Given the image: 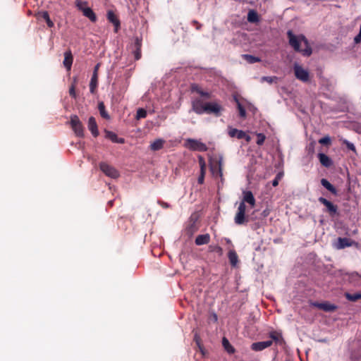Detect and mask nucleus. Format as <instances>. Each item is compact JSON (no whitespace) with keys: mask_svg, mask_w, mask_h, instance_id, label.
Returning <instances> with one entry per match:
<instances>
[{"mask_svg":"<svg viewBox=\"0 0 361 361\" xmlns=\"http://www.w3.org/2000/svg\"><path fill=\"white\" fill-rule=\"evenodd\" d=\"M276 78V77L264 76V77L262 78L261 80L262 82L266 81V82H267L271 84V83H272L274 81V80Z\"/></svg>","mask_w":361,"mask_h":361,"instance_id":"nucleus-44","label":"nucleus"},{"mask_svg":"<svg viewBox=\"0 0 361 361\" xmlns=\"http://www.w3.org/2000/svg\"><path fill=\"white\" fill-rule=\"evenodd\" d=\"M159 204L163 208H169L170 207V205L167 202H165L160 201V202H159Z\"/></svg>","mask_w":361,"mask_h":361,"instance_id":"nucleus-48","label":"nucleus"},{"mask_svg":"<svg viewBox=\"0 0 361 361\" xmlns=\"http://www.w3.org/2000/svg\"><path fill=\"white\" fill-rule=\"evenodd\" d=\"M165 140L163 139H157L150 145V149L152 151H158L164 147Z\"/></svg>","mask_w":361,"mask_h":361,"instance_id":"nucleus-24","label":"nucleus"},{"mask_svg":"<svg viewBox=\"0 0 361 361\" xmlns=\"http://www.w3.org/2000/svg\"><path fill=\"white\" fill-rule=\"evenodd\" d=\"M210 170L212 175L215 177H219L221 183L224 182V178L223 174L224 157L222 155H218L210 159Z\"/></svg>","mask_w":361,"mask_h":361,"instance_id":"nucleus-3","label":"nucleus"},{"mask_svg":"<svg viewBox=\"0 0 361 361\" xmlns=\"http://www.w3.org/2000/svg\"><path fill=\"white\" fill-rule=\"evenodd\" d=\"M242 202H247L252 207H254L255 205V199L251 191L248 190L243 192V200Z\"/></svg>","mask_w":361,"mask_h":361,"instance_id":"nucleus-22","label":"nucleus"},{"mask_svg":"<svg viewBox=\"0 0 361 361\" xmlns=\"http://www.w3.org/2000/svg\"><path fill=\"white\" fill-rule=\"evenodd\" d=\"M186 147L193 151L206 152L208 149L204 143L192 138L186 140Z\"/></svg>","mask_w":361,"mask_h":361,"instance_id":"nucleus-10","label":"nucleus"},{"mask_svg":"<svg viewBox=\"0 0 361 361\" xmlns=\"http://www.w3.org/2000/svg\"><path fill=\"white\" fill-rule=\"evenodd\" d=\"M346 298L350 301L355 302L360 299H361V293H346Z\"/></svg>","mask_w":361,"mask_h":361,"instance_id":"nucleus-34","label":"nucleus"},{"mask_svg":"<svg viewBox=\"0 0 361 361\" xmlns=\"http://www.w3.org/2000/svg\"><path fill=\"white\" fill-rule=\"evenodd\" d=\"M195 242L197 245H207L210 242V235L208 233L199 235L196 237Z\"/></svg>","mask_w":361,"mask_h":361,"instance_id":"nucleus-23","label":"nucleus"},{"mask_svg":"<svg viewBox=\"0 0 361 361\" xmlns=\"http://www.w3.org/2000/svg\"><path fill=\"white\" fill-rule=\"evenodd\" d=\"M294 73L296 78L302 82H307L310 79L309 72L298 64L294 66Z\"/></svg>","mask_w":361,"mask_h":361,"instance_id":"nucleus-12","label":"nucleus"},{"mask_svg":"<svg viewBox=\"0 0 361 361\" xmlns=\"http://www.w3.org/2000/svg\"><path fill=\"white\" fill-rule=\"evenodd\" d=\"M282 176H283L282 173H279L276 176L275 178L272 180V185L274 187H276L279 185V180L281 179Z\"/></svg>","mask_w":361,"mask_h":361,"instance_id":"nucleus-40","label":"nucleus"},{"mask_svg":"<svg viewBox=\"0 0 361 361\" xmlns=\"http://www.w3.org/2000/svg\"><path fill=\"white\" fill-rule=\"evenodd\" d=\"M82 4L86 5L87 2L81 1L80 0H77L76 1V6L78 8L79 10H80L83 15L89 18L90 21L94 23L97 21V16L94 12L92 11V9L90 7H82Z\"/></svg>","mask_w":361,"mask_h":361,"instance_id":"nucleus-9","label":"nucleus"},{"mask_svg":"<svg viewBox=\"0 0 361 361\" xmlns=\"http://www.w3.org/2000/svg\"><path fill=\"white\" fill-rule=\"evenodd\" d=\"M146 116H147V111L144 109L141 108L137 111V114H136L137 119L144 118Z\"/></svg>","mask_w":361,"mask_h":361,"instance_id":"nucleus-36","label":"nucleus"},{"mask_svg":"<svg viewBox=\"0 0 361 361\" xmlns=\"http://www.w3.org/2000/svg\"><path fill=\"white\" fill-rule=\"evenodd\" d=\"M194 341H195L198 348L202 350L201 338H200V336L197 334V333L195 334Z\"/></svg>","mask_w":361,"mask_h":361,"instance_id":"nucleus-42","label":"nucleus"},{"mask_svg":"<svg viewBox=\"0 0 361 361\" xmlns=\"http://www.w3.org/2000/svg\"><path fill=\"white\" fill-rule=\"evenodd\" d=\"M73 62V56L71 49H68L64 52V59L63 64L68 71H71Z\"/></svg>","mask_w":361,"mask_h":361,"instance_id":"nucleus-17","label":"nucleus"},{"mask_svg":"<svg viewBox=\"0 0 361 361\" xmlns=\"http://www.w3.org/2000/svg\"><path fill=\"white\" fill-rule=\"evenodd\" d=\"M100 67V63H98L94 68L93 74H96V75H98V71Z\"/></svg>","mask_w":361,"mask_h":361,"instance_id":"nucleus-47","label":"nucleus"},{"mask_svg":"<svg viewBox=\"0 0 361 361\" xmlns=\"http://www.w3.org/2000/svg\"><path fill=\"white\" fill-rule=\"evenodd\" d=\"M243 58L250 63H254L260 61V59L250 54H244Z\"/></svg>","mask_w":361,"mask_h":361,"instance_id":"nucleus-33","label":"nucleus"},{"mask_svg":"<svg viewBox=\"0 0 361 361\" xmlns=\"http://www.w3.org/2000/svg\"><path fill=\"white\" fill-rule=\"evenodd\" d=\"M234 100L237 104V108H238V110L239 112L240 117L245 118L246 117V111H245V108L243 106V105L240 104V102H239L238 99L236 97H234Z\"/></svg>","mask_w":361,"mask_h":361,"instance_id":"nucleus-32","label":"nucleus"},{"mask_svg":"<svg viewBox=\"0 0 361 361\" xmlns=\"http://www.w3.org/2000/svg\"><path fill=\"white\" fill-rule=\"evenodd\" d=\"M318 158L321 164L326 168L331 166L333 164L331 159L325 154L319 153Z\"/></svg>","mask_w":361,"mask_h":361,"instance_id":"nucleus-20","label":"nucleus"},{"mask_svg":"<svg viewBox=\"0 0 361 361\" xmlns=\"http://www.w3.org/2000/svg\"><path fill=\"white\" fill-rule=\"evenodd\" d=\"M69 124L77 137H83L85 136L84 126L77 115L71 116Z\"/></svg>","mask_w":361,"mask_h":361,"instance_id":"nucleus-4","label":"nucleus"},{"mask_svg":"<svg viewBox=\"0 0 361 361\" xmlns=\"http://www.w3.org/2000/svg\"><path fill=\"white\" fill-rule=\"evenodd\" d=\"M98 109H99V114L102 118H106V119H109L110 117H109V114L106 111L105 105H104V102H101L98 104Z\"/></svg>","mask_w":361,"mask_h":361,"instance_id":"nucleus-31","label":"nucleus"},{"mask_svg":"<svg viewBox=\"0 0 361 361\" xmlns=\"http://www.w3.org/2000/svg\"><path fill=\"white\" fill-rule=\"evenodd\" d=\"M228 257L232 267H235L238 262V256L234 250H229Z\"/></svg>","mask_w":361,"mask_h":361,"instance_id":"nucleus-26","label":"nucleus"},{"mask_svg":"<svg viewBox=\"0 0 361 361\" xmlns=\"http://www.w3.org/2000/svg\"><path fill=\"white\" fill-rule=\"evenodd\" d=\"M257 141L256 143L258 145H262L265 141L266 136L263 133H257Z\"/></svg>","mask_w":361,"mask_h":361,"instance_id":"nucleus-37","label":"nucleus"},{"mask_svg":"<svg viewBox=\"0 0 361 361\" xmlns=\"http://www.w3.org/2000/svg\"><path fill=\"white\" fill-rule=\"evenodd\" d=\"M319 142L324 145H331V138L329 136H325L319 139Z\"/></svg>","mask_w":361,"mask_h":361,"instance_id":"nucleus-39","label":"nucleus"},{"mask_svg":"<svg viewBox=\"0 0 361 361\" xmlns=\"http://www.w3.org/2000/svg\"><path fill=\"white\" fill-rule=\"evenodd\" d=\"M286 361H290V360H286Z\"/></svg>","mask_w":361,"mask_h":361,"instance_id":"nucleus-55","label":"nucleus"},{"mask_svg":"<svg viewBox=\"0 0 361 361\" xmlns=\"http://www.w3.org/2000/svg\"><path fill=\"white\" fill-rule=\"evenodd\" d=\"M342 143L346 146V147L349 149L353 151L355 154H357L355 147L353 143L348 141L347 140H343L342 141Z\"/></svg>","mask_w":361,"mask_h":361,"instance_id":"nucleus-35","label":"nucleus"},{"mask_svg":"<svg viewBox=\"0 0 361 361\" xmlns=\"http://www.w3.org/2000/svg\"><path fill=\"white\" fill-rule=\"evenodd\" d=\"M222 345L224 348V349L229 353V354H233L235 353V349L231 345V343H229L228 340L224 337L223 339H222Z\"/></svg>","mask_w":361,"mask_h":361,"instance_id":"nucleus-30","label":"nucleus"},{"mask_svg":"<svg viewBox=\"0 0 361 361\" xmlns=\"http://www.w3.org/2000/svg\"><path fill=\"white\" fill-rule=\"evenodd\" d=\"M40 17L43 18L49 27L51 28L54 26V23L53 21L50 19L49 14L47 11H42L39 13Z\"/></svg>","mask_w":361,"mask_h":361,"instance_id":"nucleus-29","label":"nucleus"},{"mask_svg":"<svg viewBox=\"0 0 361 361\" xmlns=\"http://www.w3.org/2000/svg\"><path fill=\"white\" fill-rule=\"evenodd\" d=\"M69 94L73 97V98H76V93H75V84H73L70 89H69Z\"/></svg>","mask_w":361,"mask_h":361,"instance_id":"nucleus-45","label":"nucleus"},{"mask_svg":"<svg viewBox=\"0 0 361 361\" xmlns=\"http://www.w3.org/2000/svg\"><path fill=\"white\" fill-rule=\"evenodd\" d=\"M106 137L110 139L113 142L117 141V135L111 131H106Z\"/></svg>","mask_w":361,"mask_h":361,"instance_id":"nucleus-38","label":"nucleus"},{"mask_svg":"<svg viewBox=\"0 0 361 361\" xmlns=\"http://www.w3.org/2000/svg\"><path fill=\"white\" fill-rule=\"evenodd\" d=\"M247 20L250 23H255L259 20V15L255 10L249 11L247 13Z\"/></svg>","mask_w":361,"mask_h":361,"instance_id":"nucleus-27","label":"nucleus"},{"mask_svg":"<svg viewBox=\"0 0 361 361\" xmlns=\"http://www.w3.org/2000/svg\"><path fill=\"white\" fill-rule=\"evenodd\" d=\"M206 169H201L200 170V174L198 177L197 182L199 184L202 185L204 183V176H205Z\"/></svg>","mask_w":361,"mask_h":361,"instance_id":"nucleus-41","label":"nucleus"},{"mask_svg":"<svg viewBox=\"0 0 361 361\" xmlns=\"http://www.w3.org/2000/svg\"><path fill=\"white\" fill-rule=\"evenodd\" d=\"M262 214H263L264 216H267L269 214V211L268 210H264L263 212H262Z\"/></svg>","mask_w":361,"mask_h":361,"instance_id":"nucleus-50","label":"nucleus"},{"mask_svg":"<svg viewBox=\"0 0 361 361\" xmlns=\"http://www.w3.org/2000/svg\"><path fill=\"white\" fill-rule=\"evenodd\" d=\"M359 32L360 33V35H361V24H360V32Z\"/></svg>","mask_w":361,"mask_h":361,"instance_id":"nucleus-53","label":"nucleus"},{"mask_svg":"<svg viewBox=\"0 0 361 361\" xmlns=\"http://www.w3.org/2000/svg\"><path fill=\"white\" fill-rule=\"evenodd\" d=\"M310 306L317 308L325 312H333L337 309V306L329 301L311 302Z\"/></svg>","mask_w":361,"mask_h":361,"instance_id":"nucleus-7","label":"nucleus"},{"mask_svg":"<svg viewBox=\"0 0 361 361\" xmlns=\"http://www.w3.org/2000/svg\"><path fill=\"white\" fill-rule=\"evenodd\" d=\"M318 201L325 206L324 212L327 213L329 216L334 218L339 215L338 207L324 197H320Z\"/></svg>","mask_w":361,"mask_h":361,"instance_id":"nucleus-5","label":"nucleus"},{"mask_svg":"<svg viewBox=\"0 0 361 361\" xmlns=\"http://www.w3.org/2000/svg\"><path fill=\"white\" fill-rule=\"evenodd\" d=\"M321 184L333 195H337V190L336 188L326 178L321 180Z\"/></svg>","mask_w":361,"mask_h":361,"instance_id":"nucleus-25","label":"nucleus"},{"mask_svg":"<svg viewBox=\"0 0 361 361\" xmlns=\"http://www.w3.org/2000/svg\"><path fill=\"white\" fill-rule=\"evenodd\" d=\"M141 47L142 40L138 37H136L134 44L132 45V52L135 60H139L142 56Z\"/></svg>","mask_w":361,"mask_h":361,"instance_id":"nucleus-15","label":"nucleus"},{"mask_svg":"<svg viewBox=\"0 0 361 361\" xmlns=\"http://www.w3.org/2000/svg\"><path fill=\"white\" fill-rule=\"evenodd\" d=\"M192 111L197 114L201 115L204 114V109L205 108V102L199 97L192 98L191 102Z\"/></svg>","mask_w":361,"mask_h":361,"instance_id":"nucleus-13","label":"nucleus"},{"mask_svg":"<svg viewBox=\"0 0 361 361\" xmlns=\"http://www.w3.org/2000/svg\"><path fill=\"white\" fill-rule=\"evenodd\" d=\"M194 23L197 25V29H200L201 25H200L197 21H195Z\"/></svg>","mask_w":361,"mask_h":361,"instance_id":"nucleus-51","label":"nucleus"},{"mask_svg":"<svg viewBox=\"0 0 361 361\" xmlns=\"http://www.w3.org/2000/svg\"><path fill=\"white\" fill-rule=\"evenodd\" d=\"M289 44L295 51L302 52L305 56H310L312 49L309 45L307 39L303 35H295L292 30L287 32Z\"/></svg>","mask_w":361,"mask_h":361,"instance_id":"nucleus-1","label":"nucleus"},{"mask_svg":"<svg viewBox=\"0 0 361 361\" xmlns=\"http://www.w3.org/2000/svg\"><path fill=\"white\" fill-rule=\"evenodd\" d=\"M88 129L92 135L96 137L99 135L97 124L94 117L90 116L88 120Z\"/></svg>","mask_w":361,"mask_h":361,"instance_id":"nucleus-18","label":"nucleus"},{"mask_svg":"<svg viewBox=\"0 0 361 361\" xmlns=\"http://www.w3.org/2000/svg\"><path fill=\"white\" fill-rule=\"evenodd\" d=\"M354 42L355 44H359L361 42V35H360V33L359 32V34L357 35H356L354 38Z\"/></svg>","mask_w":361,"mask_h":361,"instance_id":"nucleus-46","label":"nucleus"},{"mask_svg":"<svg viewBox=\"0 0 361 361\" xmlns=\"http://www.w3.org/2000/svg\"><path fill=\"white\" fill-rule=\"evenodd\" d=\"M190 90L192 92H195L198 94L201 97L204 99H210L211 98V93L204 91L199 85L193 83L191 85Z\"/></svg>","mask_w":361,"mask_h":361,"instance_id":"nucleus-16","label":"nucleus"},{"mask_svg":"<svg viewBox=\"0 0 361 361\" xmlns=\"http://www.w3.org/2000/svg\"><path fill=\"white\" fill-rule=\"evenodd\" d=\"M107 19L110 23L114 24L115 27V32H117L120 27V21L112 11H109L107 12Z\"/></svg>","mask_w":361,"mask_h":361,"instance_id":"nucleus-19","label":"nucleus"},{"mask_svg":"<svg viewBox=\"0 0 361 361\" xmlns=\"http://www.w3.org/2000/svg\"><path fill=\"white\" fill-rule=\"evenodd\" d=\"M228 134L231 137H236L238 140L245 139L247 142L250 140V137L245 132L237 128L229 127Z\"/></svg>","mask_w":361,"mask_h":361,"instance_id":"nucleus-14","label":"nucleus"},{"mask_svg":"<svg viewBox=\"0 0 361 361\" xmlns=\"http://www.w3.org/2000/svg\"><path fill=\"white\" fill-rule=\"evenodd\" d=\"M217 251L219 252L220 253H221L222 252V248L221 247H217Z\"/></svg>","mask_w":361,"mask_h":361,"instance_id":"nucleus-52","label":"nucleus"},{"mask_svg":"<svg viewBox=\"0 0 361 361\" xmlns=\"http://www.w3.org/2000/svg\"><path fill=\"white\" fill-rule=\"evenodd\" d=\"M269 337L271 338L270 340L253 343L251 345V349L254 351H261L270 347L273 342L279 345H282L285 343L282 334L279 331H271L269 333Z\"/></svg>","mask_w":361,"mask_h":361,"instance_id":"nucleus-2","label":"nucleus"},{"mask_svg":"<svg viewBox=\"0 0 361 361\" xmlns=\"http://www.w3.org/2000/svg\"><path fill=\"white\" fill-rule=\"evenodd\" d=\"M245 204L244 202H240L238 208V212L234 219L235 223L237 225H242L248 221L247 217L245 216Z\"/></svg>","mask_w":361,"mask_h":361,"instance_id":"nucleus-8","label":"nucleus"},{"mask_svg":"<svg viewBox=\"0 0 361 361\" xmlns=\"http://www.w3.org/2000/svg\"><path fill=\"white\" fill-rule=\"evenodd\" d=\"M214 319H215L214 320L216 322L217 320V317H215Z\"/></svg>","mask_w":361,"mask_h":361,"instance_id":"nucleus-54","label":"nucleus"},{"mask_svg":"<svg viewBox=\"0 0 361 361\" xmlns=\"http://www.w3.org/2000/svg\"><path fill=\"white\" fill-rule=\"evenodd\" d=\"M98 84V75L96 74H92V78L90 82V91L92 94L95 92L96 88Z\"/></svg>","mask_w":361,"mask_h":361,"instance_id":"nucleus-28","label":"nucleus"},{"mask_svg":"<svg viewBox=\"0 0 361 361\" xmlns=\"http://www.w3.org/2000/svg\"><path fill=\"white\" fill-rule=\"evenodd\" d=\"M199 164L200 166V170L201 169H206V164L204 161V158L202 156L198 157Z\"/></svg>","mask_w":361,"mask_h":361,"instance_id":"nucleus-43","label":"nucleus"},{"mask_svg":"<svg viewBox=\"0 0 361 361\" xmlns=\"http://www.w3.org/2000/svg\"><path fill=\"white\" fill-rule=\"evenodd\" d=\"M223 107L216 102H205V108L204 109V114H213L216 117H219L221 114Z\"/></svg>","mask_w":361,"mask_h":361,"instance_id":"nucleus-6","label":"nucleus"},{"mask_svg":"<svg viewBox=\"0 0 361 361\" xmlns=\"http://www.w3.org/2000/svg\"><path fill=\"white\" fill-rule=\"evenodd\" d=\"M99 168L101 171L107 176L112 178H116L119 176L118 171L112 166L105 162H101L99 164Z\"/></svg>","mask_w":361,"mask_h":361,"instance_id":"nucleus-11","label":"nucleus"},{"mask_svg":"<svg viewBox=\"0 0 361 361\" xmlns=\"http://www.w3.org/2000/svg\"><path fill=\"white\" fill-rule=\"evenodd\" d=\"M353 241L348 238H338L336 247L338 249H343L353 245Z\"/></svg>","mask_w":361,"mask_h":361,"instance_id":"nucleus-21","label":"nucleus"},{"mask_svg":"<svg viewBox=\"0 0 361 361\" xmlns=\"http://www.w3.org/2000/svg\"><path fill=\"white\" fill-rule=\"evenodd\" d=\"M115 143H124V139L123 138H118L117 137V141L115 142Z\"/></svg>","mask_w":361,"mask_h":361,"instance_id":"nucleus-49","label":"nucleus"}]
</instances>
